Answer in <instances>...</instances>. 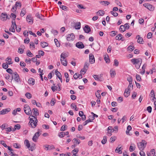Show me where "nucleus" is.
<instances>
[{
	"label": "nucleus",
	"instance_id": "nucleus-1",
	"mask_svg": "<svg viewBox=\"0 0 156 156\" xmlns=\"http://www.w3.org/2000/svg\"><path fill=\"white\" fill-rule=\"evenodd\" d=\"M147 144V142L142 140L141 141L137 144L138 147L140 150H144Z\"/></svg>",
	"mask_w": 156,
	"mask_h": 156
},
{
	"label": "nucleus",
	"instance_id": "nucleus-2",
	"mask_svg": "<svg viewBox=\"0 0 156 156\" xmlns=\"http://www.w3.org/2000/svg\"><path fill=\"white\" fill-rule=\"evenodd\" d=\"M13 79H14L15 81L18 82L20 81V76L16 72L13 73L12 75V79H11V82H12Z\"/></svg>",
	"mask_w": 156,
	"mask_h": 156
},
{
	"label": "nucleus",
	"instance_id": "nucleus-3",
	"mask_svg": "<svg viewBox=\"0 0 156 156\" xmlns=\"http://www.w3.org/2000/svg\"><path fill=\"white\" fill-rule=\"evenodd\" d=\"M38 120L37 119L34 120L33 119H31L30 120V122H29V125L30 127L32 128H34L37 125Z\"/></svg>",
	"mask_w": 156,
	"mask_h": 156
},
{
	"label": "nucleus",
	"instance_id": "nucleus-4",
	"mask_svg": "<svg viewBox=\"0 0 156 156\" xmlns=\"http://www.w3.org/2000/svg\"><path fill=\"white\" fill-rule=\"evenodd\" d=\"M24 110L25 113L28 115H31L32 114V112L30 107L27 105H24Z\"/></svg>",
	"mask_w": 156,
	"mask_h": 156
},
{
	"label": "nucleus",
	"instance_id": "nucleus-5",
	"mask_svg": "<svg viewBox=\"0 0 156 156\" xmlns=\"http://www.w3.org/2000/svg\"><path fill=\"white\" fill-rule=\"evenodd\" d=\"M143 5L148 10L151 11H153L154 10V6L149 3H144Z\"/></svg>",
	"mask_w": 156,
	"mask_h": 156
},
{
	"label": "nucleus",
	"instance_id": "nucleus-6",
	"mask_svg": "<svg viewBox=\"0 0 156 156\" xmlns=\"http://www.w3.org/2000/svg\"><path fill=\"white\" fill-rule=\"evenodd\" d=\"M75 38V36L73 33L68 34L66 36V39L69 41H73L74 40Z\"/></svg>",
	"mask_w": 156,
	"mask_h": 156
},
{
	"label": "nucleus",
	"instance_id": "nucleus-7",
	"mask_svg": "<svg viewBox=\"0 0 156 156\" xmlns=\"http://www.w3.org/2000/svg\"><path fill=\"white\" fill-rule=\"evenodd\" d=\"M131 62L134 65L140 63L141 64L142 62V60L140 58H133L131 60Z\"/></svg>",
	"mask_w": 156,
	"mask_h": 156
},
{
	"label": "nucleus",
	"instance_id": "nucleus-8",
	"mask_svg": "<svg viewBox=\"0 0 156 156\" xmlns=\"http://www.w3.org/2000/svg\"><path fill=\"white\" fill-rule=\"evenodd\" d=\"M44 149L46 150H50L51 149H54L55 147L52 145H45L44 146Z\"/></svg>",
	"mask_w": 156,
	"mask_h": 156
},
{
	"label": "nucleus",
	"instance_id": "nucleus-9",
	"mask_svg": "<svg viewBox=\"0 0 156 156\" xmlns=\"http://www.w3.org/2000/svg\"><path fill=\"white\" fill-rule=\"evenodd\" d=\"M89 62L91 64H93L95 62V58L93 55L90 53L89 55Z\"/></svg>",
	"mask_w": 156,
	"mask_h": 156
},
{
	"label": "nucleus",
	"instance_id": "nucleus-10",
	"mask_svg": "<svg viewBox=\"0 0 156 156\" xmlns=\"http://www.w3.org/2000/svg\"><path fill=\"white\" fill-rule=\"evenodd\" d=\"M8 16L6 13H2L1 15V19L2 21H5L7 19H9L8 18Z\"/></svg>",
	"mask_w": 156,
	"mask_h": 156
},
{
	"label": "nucleus",
	"instance_id": "nucleus-11",
	"mask_svg": "<svg viewBox=\"0 0 156 156\" xmlns=\"http://www.w3.org/2000/svg\"><path fill=\"white\" fill-rule=\"evenodd\" d=\"M26 19L27 22L30 24H32L33 22V20L32 16L30 15H28Z\"/></svg>",
	"mask_w": 156,
	"mask_h": 156
},
{
	"label": "nucleus",
	"instance_id": "nucleus-12",
	"mask_svg": "<svg viewBox=\"0 0 156 156\" xmlns=\"http://www.w3.org/2000/svg\"><path fill=\"white\" fill-rule=\"evenodd\" d=\"M10 109L9 108L4 109L0 111V115H4L10 112Z\"/></svg>",
	"mask_w": 156,
	"mask_h": 156
},
{
	"label": "nucleus",
	"instance_id": "nucleus-13",
	"mask_svg": "<svg viewBox=\"0 0 156 156\" xmlns=\"http://www.w3.org/2000/svg\"><path fill=\"white\" fill-rule=\"evenodd\" d=\"M40 132L38 131L34 135L32 140L33 141L35 142L37 141V140L38 139V137L40 136Z\"/></svg>",
	"mask_w": 156,
	"mask_h": 156
},
{
	"label": "nucleus",
	"instance_id": "nucleus-14",
	"mask_svg": "<svg viewBox=\"0 0 156 156\" xmlns=\"http://www.w3.org/2000/svg\"><path fill=\"white\" fill-rule=\"evenodd\" d=\"M76 45L77 48L80 49L83 48L84 47V44H83L82 42H77Z\"/></svg>",
	"mask_w": 156,
	"mask_h": 156
},
{
	"label": "nucleus",
	"instance_id": "nucleus-15",
	"mask_svg": "<svg viewBox=\"0 0 156 156\" xmlns=\"http://www.w3.org/2000/svg\"><path fill=\"white\" fill-rule=\"evenodd\" d=\"M55 74L57 76L60 80L61 83L62 82V75L61 73L56 70L55 71Z\"/></svg>",
	"mask_w": 156,
	"mask_h": 156
},
{
	"label": "nucleus",
	"instance_id": "nucleus-16",
	"mask_svg": "<svg viewBox=\"0 0 156 156\" xmlns=\"http://www.w3.org/2000/svg\"><path fill=\"white\" fill-rule=\"evenodd\" d=\"M102 74H101L100 76L96 75H94L93 76L94 77V78L96 80H98V81H101V77L102 76Z\"/></svg>",
	"mask_w": 156,
	"mask_h": 156
},
{
	"label": "nucleus",
	"instance_id": "nucleus-17",
	"mask_svg": "<svg viewBox=\"0 0 156 156\" xmlns=\"http://www.w3.org/2000/svg\"><path fill=\"white\" fill-rule=\"evenodd\" d=\"M83 30L85 32L87 33H88L91 30L90 28L88 25H86L85 27L83 28Z\"/></svg>",
	"mask_w": 156,
	"mask_h": 156
},
{
	"label": "nucleus",
	"instance_id": "nucleus-18",
	"mask_svg": "<svg viewBox=\"0 0 156 156\" xmlns=\"http://www.w3.org/2000/svg\"><path fill=\"white\" fill-rule=\"evenodd\" d=\"M35 16L36 17L39 18V19L42 20H44V16L42 15L41 14L39 13V12L37 13L36 14Z\"/></svg>",
	"mask_w": 156,
	"mask_h": 156
},
{
	"label": "nucleus",
	"instance_id": "nucleus-19",
	"mask_svg": "<svg viewBox=\"0 0 156 156\" xmlns=\"http://www.w3.org/2000/svg\"><path fill=\"white\" fill-rule=\"evenodd\" d=\"M136 38H138L137 42L138 43L140 44H142V42H143V38L142 37H140L139 35L136 36Z\"/></svg>",
	"mask_w": 156,
	"mask_h": 156
},
{
	"label": "nucleus",
	"instance_id": "nucleus-20",
	"mask_svg": "<svg viewBox=\"0 0 156 156\" xmlns=\"http://www.w3.org/2000/svg\"><path fill=\"white\" fill-rule=\"evenodd\" d=\"M28 83L29 84L32 85H34L35 84L34 79L32 78H30L28 80Z\"/></svg>",
	"mask_w": 156,
	"mask_h": 156
},
{
	"label": "nucleus",
	"instance_id": "nucleus-21",
	"mask_svg": "<svg viewBox=\"0 0 156 156\" xmlns=\"http://www.w3.org/2000/svg\"><path fill=\"white\" fill-rule=\"evenodd\" d=\"M130 90H129L128 89H125L124 95L126 97H127L129 95Z\"/></svg>",
	"mask_w": 156,
	"mask_h": 156
},
{
	"label": "nucleus",
	"instance_id": "nucleus-22",
	"mask_svg": "<svg viewBox=\"0 0 156 156\" xmlns=\"http://www.w3.org/2000/svg\"><path fill=\"white\" fill-rule=\"evenodd\" d=\"M81 24L80 22H77L75 24V28L76 29H80V28Z\"/></svg>",
	"mask_w": 156,
	"mask_h": 156
},
{
	"label": "nucleus",
	"instance_id": "nucleus-23",
	"mask_svg": "<svg viewBox=\"0 0 156 156\" xmlns=\"http://www.w3.org/2000/svg\"><path fill=\"white\" fill-rule=\"evenodd\" d=\"M61 64L64 66H66L67 65V61L66 59H63L60 58Z\"/></svg>",
	"mask_w": 156,
	"mask_h": 156
},
{
	"label": "nucleus",
	"instance_id": "nucleus-24",
	"mask_svg": "<svg viewBox=\"0 0 156 156\" xmlns=\"http://www.w3.org/2000/svg\"><path fill=\"white\" fill-rule=\"evenodd\" d=\"M61 58L63 59H66L65 58L68 56L67 54L65 53H62L60 55Z\"/></svg>",
	"mask_w": 156,
	"mask_h": 156
},
{
	"label": "nucleus",
	"instance_id": "nucleus-25",
	"mask_svg": "<svg viewBox=\"0 0 156 156\" xmlns=\"http://www.w3.org/2000/svg\"><path fill=\"white\" fill-rule=\"evenodd\" d=\"M120 145H118V147L116 148V149L115 150V151L116 153H119V154H122V152L121 150H120V149L121 148V146L119 147Z\"/></svg>",
	"mask_w": 156,
	"mask_h": 156
},
{
	"label": "nucleus",
	"instance_id": "nucleus-26",
	"mask_svg": "<svg viewBox=\"0 0 156 156\" xmlns=\"http://www.w3.org/2000/svg\"><path fill=\"white\" fill-rule=\"evenodd\" d=\"M32 112L34 115H39L38 111L37 108H34L32 109Z\"/></svg>",
	"mask_w": 156,
	"mask_h": 156
},
{
	"label": "nucleus",
	"instance_id": "nucleus-27",
	"mask_svg": "<svg viewBox=\"0 0 156 156\" xmlns=\"http://www.w3.org/2000/svg\"><path fill=\"white\" fill-rule=\"evenodd\" d=\"M97 14L99 16H103L105 14V11L101 10H99L97 12Z\"/></svg>",
	"mask_w": 156,
	"mask_h": 156
},
{
	"label": "nucleus",
	"instance_id": "nucleus-28",
	"mask_svg": "<svg viewBox=\"0 0 156 156\" xmlns=\"http://www.w3.org/2000/svg\"><path fill=\"white\" fill-rule=\"evenodd\" d=\"M107 56H106V55H105V56L104 58V59L106 63H109L110 62V60L108 58V55H107Z\"/></svg>",
	"mask_w": 156,
	"mask_h": 156
},
{
	"label": "nucleus",
	"instance_id": "nucleus-29",
	"mask_svg": "<svg viewBox=\"0 0 156 156\" xmlns=\"http://www.w3.org/2000/svg\"><path fill=\"white\" fill-rule=\"evenodd\" d=\"M110 72L111 76L112 77H114L116 74L115 71L113 69H111Z\"/></svg>",
	"mask_w": 156,
	"mask_h": 156
},
{
	"label": "nucleus",
	"instance_id": "nucleus-30",
	"mask_svg": "<svg viewBox=\"0 0 156 156\" xmlns=\"http://www.w3.org/2000/svg\"><path fill=\"white\" fill-rule=\"evenodd\" d=\"M25 144L26 146L27 147V148H29L30 147V144L28 140H25Z\"/></svg>",
	"mask_w": 156,
	"mask_h": 156
},
{
	"label": "nucleus",
	"instance_id": "nucleus-31",
	"mask_svg": "<svg viewBox=\"0 0 156 156\" xmlns=\"http://www.w3.org/2000/svg\"><path fill=\"white\" fill-rule=\"evenodd\" d=\"M73 141L74 143L76 144V145L79 144L80 143V140H78L76 138L74 139L73 140Z\"/></svg>",
	"mask_w": 156,
	"mask_h": 156
},
{
	"label": "nucleus",
	"instance_id": "nucleus-32",
	"mask_svg": "<svg viewBox=\"0 0 156 156\" xmlns=\"http://www.w3.org/2000/svg\"><path fill=\"white\" fill-rule=\"evenodd\" d=\"M100 3L102 5H106V4L108 5L110 4V2L107 1H101Z\"/></svg>",
	"mask_w": 156,
	"mask_h": 156
},
{
	"label": "nucleus",
	"instance_id": "nucleus-33",
	"mask_svg": "<svg viewBox=\"0 0 156 156\" xmlns=\"http://www.w3.org/2000/svg\"><path fill=\"white\" fill-rule=\"evenodd\" d=\"M107 141V137L106 136H104L103 137V140H102L101 141V143L103 144H104L106 143V142Z\"/></svg>",
	"mask_w": 156,
	"mask_h": 156
},
{
	"label": "nucleus",
	"instance_id": "nucleus-34",
	"mask_svg": "<svg viewBox=\"0 0 156 156\" xmlns=\"http://www.w3.org/2000/svg\"><path fill=\"white\" fill-rule=\"evenodd\" d=\"M41 45L43 48H44L46 46H47L48 45V44L45 42H41Z\"/></svg>",
	"mask_w": 156,
	"mask_h": 156
},
{
	"label": "nucleus",
	"instance_id": "nucleus-35",
	"mask_svg": "<svg viewBox=\"0 0 156 156\" xmlns=\"http://www.w3.org/2000/svg\"><path fill=\"white\" fill-rule=\"evenodd\" d=\"M125 25H121L120 27L119 30H120V32L122 33L124 32L125 29Z\"/></svg>",
	"mask_w": 156,
	"mask_h": 156
},
{
	"label": "nucleus",
	"instance_id": "nucleus-36",
	"mask_svg": "<svg viewBox=\"0 0 156 156\" xmlns=\"http://www.w3.org/2000/svg\"><path fill=\"white\" fill-rule=\"evenodd\" d=\"M89 65H90V64L89 62H85L84 66L83 69H84L87 70L88 69V66H89Z\"/></svg>",
	"mask_w": 156,
	"mask_h": 156
},
{
	"label": "nucleus",
	"instance_id": "nucleus-37",
	"mask_svg": "<svg viewBox=\"0 0 156 156\" xmlns=\"http://www.w3.org/2000/svg\"><path fill=\"white\" fill-rule=\"evenodd\" d=\"M26 14V10L24 8H23L22 9V11L20 13V16H23Z\"/></svg>",
	"mask_w": 156,
	"mask_h": 156
},
{
	"label": "nucleus",
	"instance_id": "nucleus-38",
	"mask_svg": "<svg viewBox=\"0 0 156 156\" xmlns=\"http://www.w3.org/2000/svg\"><path fill=\"white\" fill-rule=\"evenodd\" d=\"M53 86L52 87H51V89L53 92H55L56 90H58V87H57L55 86V84H53Z\"/></svg>",
	"mask_w": 156,
	"mask_h": 156
},
{
	"label": "nucleus",
	"instance_id": "nucleus-39",
	"mask_svg": "<svg viewBox=\"0 0 156 156\" xmlns=\"http://www.w3.org/2000/svg\"><path fill=\"white\" fill-rule=\"evenodd\" d=\"M27 55L29 57H32L33 56V54L29 50H28L27 51Z\"/></svg>",
	"mask_w": 156,
	"mask_h": 156
},
{
	"label": "nucleus",
	"instance_id": "nucleus-40",
	"mask_svg": "<svg viewBox=\"0 0 156 156\" xmlns=\"http://www.w3.org/2000/svg\"><path fill=\"white\" fill-rule=\"evenodd\" d=\"M134 48H135L134 46L130 45V46H129L127 48V49L128 51H131L133 50H134Z\"/></svg>",
	"mask_w": 156,
	"mask_h": 156
},
{
	"label": "nucleus",
	"instance_id": "nucleus-41",
	"mask_svg": "<svg viewBox=\"0 0 156 156\" xmlns=\"http://www.w3.org/2000/svg\"><path fill=\"white\" fill-rule=\"evenodd\" d=\"M117 32L116 31H113L111 32L110 35L112 37L115 36L117 34Z\"/></svg>",
	"mask_w": 156,
	"mask_h": 156
},
{
	"label": "nucleus",
	"instance_id": "nucleus-42",
	"mask_svg": "<svg viewBox=\"0 0 156 156\" xmlns=\"http://www.w3.org/2000/svg\"><path fill=\"white\" fill-rule=\"evenodd\" d=\"M150 96L151 97H154V98H155V94L154 91L153 90H152L150 94Z\"/></svg>",
	"mask_w": 156,
	"mask_h": 156
},
{
	"label": "nucleus",
	"instance_id": "nucleus-43",
	"mask_svg": "<svg viewBox=\"0 0 156 156\" xmlns=\"http://www.w3.org/2000/svg\"><path fill=\"white\" fill-rule=\"evenodd\" d=\"M100 91V90H98L97 91V92L95 93L96 97L98 98H101V95L99 93Z\"/></svg>",
	"mask_w": 156,
	"mask_h": 156
},
{
	"label": "nucleus",
	"instance_id": "nucleus-44",
	"mask_svg": "<svg viewBox=\"0 0 156 156\" xmlns=\"http://www.w3.org/2000/svg\"><path fill=\"white\" fill-rule=\"evenodd\" d=\"M67 126L66 125H64L61 127L60 130L61 131H64L66 129V128L67 127Z\"/></svg>",
	"mask_w": 156,
	"mask_h": 156
},
{
	"label": "nucleus",
	"instance_id": "nucleus-45",
	"mask_svg": "<svg viewBox=\"0 0 156 156\" xmlns=\"http://www.w3.org/2000/svg\"><path fill=\"white\" fill-rule=\"evenodd\" d=\"M51 31L52 34L55 35H57L58 34V31L56 30L52 29L51 30Z\"/></svg>",
	"mask_w": 156,
	"mask_h": 156
},
{
	"label": "nucleus",
	"instance_id": "nucleus-46",
	"mask_svg": "<svg viewBox=\"0 0 156 156\" xmlns=\"http://www.w3.org/2000/svg\"><path fill=\"white\" fill-rule=\"evenodd\" d=\"M65 136V135L64 132H60L58 134V136L60 138L64 137Z\"/></svg>",
	"mask_w": 156,
	"mask_h": 156
},
{
	"label": "nucleus",
	"instance_id": "nucleus-47",
	"mask_svg": "<svg viewBox=\"0 0 156 156\" xmlns=\"http://www.w3.org/2000/svg\"><path fill=\"white\" fill-rule=\"evenodd\" d=\"M25 95L26 97L28 99H30L32 97L31 95L29 93H26Z\"/></svg>",
	"mask_w": 156,
	"mask_h": 156
},
{
	"label": "nucleus",
	"instance_id": "nucleus-48",
	"mask_svg": "<svg viewBox=\"0 0 156 156\" xmlns=\"http://www.w3.org/2000/svg\"><path fill=\"white\" fill-rule=\"evenodd\" d=\"M11 58H9V57H8L6 60L8 61V63L7 64L9 65L12 64V62H11Z\"/></svg>",
	"mask_w": 156,
	"mask_h": 156
},
{
	"label": "nucleus",
	"instance_id": "nucleus-49",
	"mask_svg": "<svg viewBox=\"0 0 156 156\" xmlns=\"http://www.w3.org/2000/svg\"><path fill=\"white\" fill-rule=\"evenodd\" d=\"M114 63L113 65L114 66H119V62L117 60L115 59L114 60Z\"/></svg>",
	"mask_w": 156,
	"mask_h": 156
},
{
	"label": "nucleus",
	"instance_id": "nucleus-50",
	"mask_svg": "<svg viewBox=\"0 0 156 156\" xmlns=\"http://www.w3.org/2000/svg\"><path fill=\"white\" fill-rule=\"evenodd\" d=\"M121 36H122V35L121 34H119L118 35H117L115 37V39L116 40H120V39H121L120 38V37H121Z\"/></svg>",
	"mask_w": 156,
	"mask_h": 156
},
{
	"label": "nucleus",
	"instance_id": "nucleus-51",
	"mask_svg": "<svg viewBox=\"0 0 156 156\" xmlns=\"http://www.w3.org/2000/svg\"><path fill=\"white\" fill-rule=\"evenodd\" d=\"M116 139L115 136L112 137L110 139V141L112 143L114 142Z\"/></svg>",
	"mask_w": 156,
	"mask_h": 156
},
{
	"label": "nucleus",
	"instance_id": "nucleus-52",
	"mask_svg": "<svg viewBox=\"0 0 156 156\" xmlns=\"http://www.w3.org/2000/svg\"><path fill=\"white\" fill-rule=\"evenodd\" d=\"M55 103V99L52 98L50 104L51 106H53Z\"/></svg>",
	"mask_w": 156,
	"mask_h": 156
},
{
	"label": "nucleus",
	"instance_id": "nucleus-53",
	"mask_svg": "<svg viewBox=\"0 0 156 156\" xmlns=\"http://www.w3.org/2000/svg\"><path fill=\"white\" fill-rule=\"evenodd\" d=\"M54 41L55 43V44L57 47H59L60 44L58 42V40L57 39H54Z\"/></svg>",
	"mask_w": 156,
	"mask_h": 156
},
{
	"label": "nucleus",
	"instance_id": "nucleus-54",
	"mask_svg": "<svg viewBox=\"0 0 156 156\" xmlns=\"http://www.w3.org/2000/svg\"><path fill=\"white\" fill-rule=\"evenodd\" d=\"M136 79L137 81H140L141 80V78L140 76L138 74L136 75Z\"/></svg>",
	"mask_w": 156,
	"mask_h": 156
},
{
	"label": "nucleus",
	"instance_id": "nucleus-55",
	"mask_svg": "<svg viewBox=\"0 0 156 156\" xmlns=\"http://www.w3.org/2000/svg\"><path fill=\"white\" fill-rule=\"evenodd\" d=\"M91 120L90 119H88L85 121L83 123V125L84 126H86L88 123L91 122Z\"/></svg>",
	"mask_w": 156,
	"mask_h": 156
},
{
	"label": "nucleus",
	"instance_id": "nucleus-56",
	"mask_svg": "<svg viewBox=\"0 0 156 156\" xmlns=\"http://www.w3.org/2000/svg\"><path fill=\"white\" fill-rule=\"evenodd\" d=\"M24 51V50L22 48H19L18 49V52L20 53V54H22L23 53V52Z\"/></svg>",
	"mask_w": 156,
	"mask_h": 156
},
{
	"label": "nucleus",
	"instance_id": "nucleus-57",
	"mask_svg": "<svg viewBox=\"0 0 156 156\" xmlns=\"http://www.w3.org/2000/svg\"><path fill=\"white\" fill-rule=\"evenodd\" d=\"M9 67L8 64H7L6 63H3L2 64V67L4 69H7Z\"/></svg>",
	"mask_w": 156,
	"mask_h": 156
},
{
	"label": "nucleus",
	"instance_id": "nucleus-58",
	"mask_svg": "<svg viewBox=\"0 0 156 156\" xmlns=\"http://www.w3.org/2000/svg\"><path fill=\"white\" fill-rule=\"evenodd\" d=\"M110 13L111 14H112L113 16L115 17H116L118 15V13L116 12H114L113 11H111L110 12Z\"/></svg>",
	"mask_w": 156,
	"mask_h": 156
},
{
	"label": "nucleus",
	"instance_id": "nucleus-59",
	"mask_svg": "<svg viewBox=\"0 0 156 156\" xmlns=\"http://www.w3.org/2000/svg\"><path fill=\"white\" fill-rule=\"evenodd\" d=\"M6 71L7 72H8V73L12 75L13 74V73H12V70L11 69H6Z\"/></svg>",
	"mask_w": 156,
	"mask_h": 156
},
{
	"label": "nucleus",
	"instance_id": "nucleus-60",
	"mask_svg": "<svg viewBox=\"0 0 156 156\" xmlns=\"http://www.w3.org/2000/svg\"><path fill=\"white\" fill-rule=\"evenodd\" d=\"M29 119L30 120L31 119H33L34 120L37 119V118H36L35 116L32 115H30V116H29Z\"/></svg>",
	"mask_w": 156,
	"mask_h": 156
},
{
	"label": "nucleus",
	"instance_id": "nucleus-61",
	"mask_svg": "<svg viewBox=\"0 0 156 156\" xmlns=\"http://www.w3.org/2000/svg\"><path fill=\"white\" fill-rule=\"evenodd\" d=\"M60 8H61L62 10H66L67 9V7L65 5H61L60 6Z\"/></svg>",
	"mask_w": 156,
	"mask_h": 156
},
{
	"label": "nucleus",
	"instance_id": "nucleus-62",
	"mask_svg": "<svg viewBox=\"0 0 156 156\" xmlns=\"http://www.w3.org/2000/svg\"><path fill=\"white\" fill-rule=\"evenodd\" d=\"M147 110L149 113H151L152 111V108L151 106H149L147 108Z\"/></svg>",
	"mask_w": 156,
	"mask_h": 156
},
{
	"label": "nucleus",
	"instance_id": "nucleus-63",
	"mask_svg": "<svg viewBox=\"0 0 156 156\" xmlns=\"http://www.w3.org/2000/svg\"><path fill=\"white\" fill-rule=\"evenodd\" d=\"M140 154L141 156H146L145 153L143 151V150H140Z\"/></svg>",
	"mask_w": 156,
	"mask_h": 156
},
{
	"label": "nucleus",
	"instance_id": "nucleus-64",
	"mask_svg": "<svg viewBox=\"0 0 156 156\" xmlns=\"http://www.w3.org/2000/svg\"><path fill=\"white\" fill-rule=\"evenodd\" d=\"M0 44L2 46H3L5 44V41L3 39H0Z\"/></svg>",
	"mask_w": 156,
	"mask_h": 156
}]
</instances>
